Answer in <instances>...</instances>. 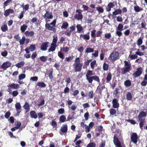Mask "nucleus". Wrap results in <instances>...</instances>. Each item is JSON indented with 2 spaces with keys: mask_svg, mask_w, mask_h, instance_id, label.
I'll list each match as a JSON object with an SVG mask.
<instances>
[{
  "mask_svg": "<svg viewBox=\"0 0 147 147\" xmlns=\"http://www.w3.org/2000/svg\"><path fill=\"white\" fill-rule=\"evenodd\" d=\"M146 116V113L144 111L140 112L138 116V121H140L139 125L140 128L142 129L144 125V122L145 119L144 118Z\"/></svg>",
  "mask_w": 147,
  "mask_h": 147,
  "instance_id": "obj_1",
  "label": "nucleus"
},
{
  "mask_svg": "<svg viewBox=\"0 0 147 147\" xmlns=\"http://www.w3.org/2000/svg\"><path fill=\"white\" fill-rule=\"evenodd\" d=\"M73 65L74 68L76 72H80L81 71L83 64L80 63V59L79 57L76 59Z\"/></svg>",
  "mask_w": 147,
  "mask_h": 147,
  "instance_id": "obj_2",
  "label": "nucleus"
},
{
  "mask_svg": "<svg viewBox=\"0 0 147 147\" xmlns=\"http://www.w3.org/2000/svg\"><path fill=\"white\" fill-rule=\"evenodd\" d=\"M56 22L57 20L56 19H55L50 23L49 24L46 23L45 25L46 28L49 30L55 31H56L55 27Z\"/></svg>",
  "mask_w": 147,
  "mask_h": 147,
  "instance_id": "obj_3",
  "label": "nucleus"
},
{
  "mask_svg": "<svg viewBox=\"0 0 147 147\" xmlns=\"http://www.w3.org/2000/svg\"><path fill=\"white\" fill-rule=\"evenodd\" d=\"M119 53L117 51H114L110 54L108 59L111 62H113L119 59Z\"/></svg>",
  "mask_w": 147,
  "mask_h": 147,
  "instance_id": "obj_4",
  "label": "nucleus"
},
{
  "mask_svg": "<svg viewBox=\"0 0 147 147\" xmlns=\"http://www.w3.org/2000/svg\"><path fill=\"white\" fill-rule=\"evenodd\" d=\"M43 17L45 19L46 22L48 23L50 21L49 19H52L53 18V16L52 12L47 11Z\"/></svg>",
  "mask_w": 147,
  "mask_h": 147,
  "instance_id": "obj_5",
  "label": "nucleus"
},
{
  "mask_svg": "<svg viewBox=\"0 0 147 147\" xmlns=\"http://www.w3.org/2000/svg\"><path fill=\"white\" fill-rule=\"evenodd\" d=\"M123 26L121 24H118V26L116 28V31L115 34L120 37L122 34L121 31L123 30Z\"/></svg>",
  "mask_w": 147,
  "mask_h": 147,
  "instance_id": "obj_6",
  "label": "nucleus"
},
{
  "mask_svg": "<svg viewBox=\"0 0 147 147\" xmlns=\"http://www.w3.org/2000/svg\"><path fill=\"white\" fill-rule=\"evenodd\" d=\"M131 141L135 144H136L138 139V135L136 133L133 132L131 135Z\"/></svg>",
  "mask_w": 147,
  "mask_h": 147,
  "instance_id": "obj_7",
  "label": "nucleus"
},
{
  "mask_svg": "<svg viewBox=\"0 0 147 147\" xmlns=\"http://www.w3.org/2000/svg\"><path fill=\"white\" fill-rule=\"evenodd\" d=\"M113 142L115 147H122L121 142L119 140L117 134H115L113 137Z\"/></svg>",
  "mask_w": 147,
  "mask_h": 147,
  "instance_id": "obj_8",
  "label": "nucleus"
},
{
  "mask_svg": "<svg viewBox=\"0 0 147 147\" xmlns=\"http://www.w3.org/2000/svg\"><path fill=\"white\" fill-rule=\"evenodd\" d=\"M143 69L141 67H138L136 71L133 74L134 78H137L140 76L142 74Z\"/></svg>",
  "mask_w": 147,
  "mask_h": 147,
  "instance_id": "obj_9",
  "label": "nucleus"
},
{
  "mask_svg": "<svg viewBox=\"0 0 147 147\" xmlns=\"http://www.w3.org/2000/svg\"><path fill=\"white\" fill-rule=\"evenodd\" d=\"M82 11V10L80 9L76 10V12L78 13V14L75 15L74 18L78 20H81L83 18V15L81 13Z\"/></svg>",
  "mask_w": 147,
  "mask_h": 147,
  "instance_id": "obj_10",
  "label": "nucleus"
},
{
  "mask_svg": "<svg viewBox=\"0 0 147 147\" xmlns=\"http://www.w3.org/2000/svg\"><path fill=\"white\" fill-rule=\"evenodd\" d=\"M11 63L8 61L4 62L1 65V68L4 70H6L7 68L10 67L11 65Z\"/></svg>",
  "mask_w": 147,
  "mask_h": 147,
  "instance_id": "obj_11",
  "label": "nucleus"
},
{
  "mask_svg": "<svg viewBox=\"0 0 147 147\" xmlns=\"http://www.w3.org/2000/svg\"><path fill=\"white\" fill-rule=\"evenodd\" d=\"M35 49V46L33 45H32L29 47H27L25 49V51L27 53H30V51H34Z\"/></svg>",
  "mask_w": 147,
  "mask_h": 147,
  "instance_id": "obj_12",
  "label": "nucleus"
},
{
  "mask_svg": "<svg viewBox=\"0 0 147 147\" xmlns=\"http://www.w3.org/2000/svg\"><path fill=\"white\" fill-rule=\"evenodd\" d=\"M20 86V85L18 84L12 83L9 85L7 86L8 87L11 89H17Z\"/></svg>",
  "mask_w": 147,
  "mask_h": 147,
  "instance_id": "obj_13",
  "label": "nucleus"
},
{
  "mask_svg": "<svg viewBox=\"0 0 147 147\" xmlns=\"http://www.w3.org/2000/svg\"><path fill=\"white\" fill-rule=\"evenodd\" d=\"M30 113L31 118L36 119L37 118L38 115L35 111H30Z\"/></svg>",
  "mask_w": 147,
  "mask_h": 147,
  "instance_id": "obj_14",
  "label": "nucleus"
},
{
  "mask_svg": "<svg viewBox=\"0 0 147 147\" xmlns=\"http://www.w3.org/2000/svg\"><path fill=\"white\" fill-rule=\"evenodd\" d=\"M115 6L113 3L112 2L109 3L107 5V7L106 8V11H109L111 10V9Z\"/></svg>",
  "mask_w": 147,
  "mask_h": 147,
  "instance_id": "obj_15",
  "label": "nucleus"
},
{
  "mask_svg": "<svg viewBox=\"0 0 147 147\" xmlns=\"http://www.w3.org/2000/svg\"><path fill=\"white\" fill-rule=\"evenodd\" d=\"M14 13V11L13 9H8L6 10L4 12V15L5 16H8L10 13Z\"/></svg>",
  "mask_w": 147,
  "mask_h": 147,
  "instance_id": "obj_16",
  "label": "nucleus"
},
{
  "mask_svg": "<svg viewBox=\"0 0 147 147\" xmlns=\"http://www.w3.org/2000/svg\"><path fill=\"white\" fill-rule=\"evenodd\" d=\"M48 42H44L42 44L40 47V49L42 51H45L47 50L48 47Z\"/></svg>",
  "mask_w": 147,
  "mask_h": 147,
  "instance_id": "obj_17",
  "label": "nucleus"
},
{
  "mask_svg": "<svg viewBox=\"0 0 147 147\" xmlns=\"http://www.w3.org/2000/svg\"><path fill=\"white\" fill-rule=\"evenodd\" d=\"M60 131L63 133L66 132L67 131V125H63L61 128Z\"/></svg>",
  "mask_w": 147,
  "mask_h": 147,
  "instance_id": "obj_18",
  "label": "nucleus"
},
{
  "mask_svg": "<svg viewBox=\"0 0 147 147\" xmlns=\"http://www.w3.org/2000/svg\"><path fill=\"white\" fill-rule=\"evenodd\" d=\"M131 68L124 67L122 69V74H125L127 72H128L131 69Z\"/></svg>",
  "mask_w": 147,
  "mask_h": 147,
  "instance_id": "obj_19",
  "label": "nucleus"
},
{
  "mask_svg": "<svg viewBox=\"0 0 147 147\" xmlns=\"http://www.w3.org/2000/svg\"><path fill=\"white\" fill-rule=\"evenodd\" d=\"M25 64L24 61H21L15 64V66L18 68H20L23 67Z\"/></svg>",
  "mask_w": 147,
  "mask_h": 147,
  "instance_id": "obj_20",
  "label": "nucleus"
},
{
  "mask_svg": "<svg viewBox=\"0 0 147 147\" xmlns=\"http://www.w3.org/2000/svg\"><path fill=\"white\" fill-rule=\"evenodd\" d=\"M56 47L57 46L56 45L51 44V47L48 49V52H50L54 51Z\"/></svg>",
  "mask_w": 147,
  "mask_h": 147,
  "instance_id": "obj_21",
  "label": "nucleus"
},
{
  "mask_svg": "<svg viewBox=\"0 0 147 147\" xmlns=\"http://www.w3.org/2000/svg\"><path fill=\"white\" fill-rule=\"evenodd\" d=\"M80 37H82L84 39L88 40L90 39V36L88 33L86 34H81L80 35Z\"/></svg>",
  "mask_w": 147,
  "mask_h": 147,
  "instance_id": "obj_22",
  "label": "nucleus"
},
{
  "mask_svg": "<svg viewBox=\"0 0 147 147\" xmlns=\"http://www.w3.org/2000/svg\"><path fill=\"white\" fill-rule=\"evenodd\" d=\"M24 109L26 110V112H28L30 110V106L28 103L27 102H25L24 105L23 106Z\"/></svg>",
  "mask_w": 147,
  "mask_h": 147,
  "instance_id": "obj_23",
  "label": "nucleus"
},
{
  "mask_svg": "<svg viewBox=\"0 0 147 147\" xmlns=\"http://www.w3.org/2000/svg\"><path fill=\"white\" fill-rule=\"evenodd\" d=\"M1 29L3 32H5L8 30L7 26L6 24L3 25L1 27Z\"/></svg>",
  "mask_w": 147,
  "mask_h": 147,
  "instance_id": "obj_24",
  "label": "nucleus"
},
{
  "mask_svg": "<svg viewBox=\"0 0 147 147\" xmlns=\"http://www.w3.org/2000/svg\"><path fill=\"white\" fill-rule=\"evenodd\" d=\"M57 39L58 38L57 36H54L53 37L52 42L51 44L56 45V44L57 42Z\"/></svg>",
  "mask_w": 147,
  "mask_h": 147,
  "instance_id": "obj_25",
  "label": "nucleus"
},
{
  "mask_svg": "<svg viewBox=\"0 0 147 147\" xmlns=\"http://www.w3.org/2000/svg\"><path fill=\"white\" fill-rule=\"evenodd\" d=\"M59 120L61 122L63 123L66 121V117L65 115H63L60 117Z\"/></svg>",
  "mask_w": 147,
  "mask_h": 147,
  "instance_id": "obj_26",
  "label": "nucleus"
},
{
  "mask_svg": "<svg viewBox=\"0 0 147 147\" xmlns=\"http://www.w3.org/2000/svg\"><path fill=\"white\" fill-rule=\"evenodd\" d=\"M37 86L42 88L45 87L46 86V84L44 82H38Z\"/></svg>",
  "mask_w": 147,
  "mask_h": 147,
  "instance_id": "obj_27",
  "label": "nucleus"
},
{
  "mask_svg": "<svg viewBox=\"0 0 147 147\" xmlns=\"http://www.w3.org/2000/svg\"><path fill=\"white\" fill-rule=\"evenodd\" d=\"M113 107L114 108H118L119 106V104L118 102H112Z\"/></svg>",
  "mask_w": 147,
  "mask_h": 147,
  "instance_id": "obj_28",
  "label": "nucleus"
},
{
  "mask_svg": "<svg viewBox=\"0 0 147 147\" xmlns=\"http://www.w3.org/2000/svg\"><path fill=\"white\" fill-rule=\"evenodd\" d=\"M34 33L33 31H31L30 32L26 31L25 32V35L27 36H33L34 35Z\"/></svg>",
  "mask_w": 147,
  "mask_h": 147,
  "instance_id": "obj_29",
  "label": "nucleus"
},
{
  "mask_svg": "<svg viewBox=\"0 0 147 147\" xmlns=\"http://www.w3.org/2000/svg\"><path fill=\"white\" fill-rule=\"evenodd\" d=\"M134 9L136 12H138L142 10V8L137 5L134 6Z\"/></svg>",
  "mask_w": 147,
  "mask_h": 147,
  "instance_id": "obj_30",
  "label": "nucleus"
},
{
  "mask_svg": "<svg viewBox=\"0 0 147 147\" xmlns=\"http://www.w3.org/2000/svg\"><path fill=\"white\" fill-rule=\"evenodd\" d=\"M124 84L126 87H129L131 86V83L130 80H127L125 82Z\"/></svg>",
  "mask_w": 147,
  "mask_h": 147,
  "instance_id": "obj_31",
  "label": "nucleus"
},
{
  "mask_svg": "<svg viewBox=\"0 0 147 147\" xmlns=\"http://www.w3.org/2000/svg\"><path fill=\"white\" fill-rule=\"evenodd\" d=\"M77 31L78 32H81L83 30V27L80 24H77L76 26Z\"/></svg>",
  "mask_w": 147,
  "mask_h": 147,
  "instance_id": "obj_32",
  "label": "nucleus"
},
{
  "mask_svg": "<svg viewBox=\"0 0 147 147\" xmlns=\"http://www.w3.org/2000/svg\"><path fill=\"white\" fill-rule=\"evenodd\" d=\"M122 12V11L121 9H118L114 11L113 12V14L114 15H117L121 14Z\"/></svg>",
  "mask_w": 147,
  "mask_h": 147,
  "instance_id": "obj_33",
  "label": "nucleus"
},
{
  "mask_svg": "<svg viewBox=\"0 0 147 147\" xmlns=\"http://www.w3.org/2000/svg\"><path fill=\"white\" fill-rule=\"evenodd\" d=\"M27 28V26L25 24H23L21 27L20 29L22 32H24Z\"/></svg>",
  "mask_w": 147,
  "mask_h": 147,
  "instance_id": "obj_34",
  "label": "nucleus"
},
{
  "mask_svg": "<svg viewBox=\"0 0 147 147\" xmlns=\"http://www.w3.org/2000/svg\"><path fill=\"white\" fill-rule=\"evenodd\" d=\"M69 48L67 47L61 48V51L64 52H67L69 50Z\"/></svg>",
  "mask_w": 147,
  "mask_h": 147,
  "instance_id": "obj_35",
  "label": "nucleus"
},
{
  "mask_svg": "<svg viewBox=\"0 0 147 147\" xmlns=\"http://www.w3.org/2000/svg\"><path fill=\"white\" fill-rule=\"evenodd\" d=\"M125 64V67L131 68V63L129 61H124Z\"/></svg>",
  "mask_w": 147,
  "mask_h": 147,
  "instance_id": "obj_36",
  "label": "nucleus"
},
{
  "mask_svg": "<svg viewBox=\"0 0 147 147\" xmlns=\"http://www.w3.org/2000/svg\"><path fill=\"white\" fill-rule=\"evenodd\" d=\"M68 25V24L67 22H63V24L61 26V28L62 29H66Z\"/></svg>",
  "mask_w": 147,
  "mask_h": 147,
  "instance_id": "obj_37",
  "label": "nucleus"
},
{
  "mask_svg": "<svg viewBox=\"0 0 147 147\" xmlns=\"http://www.w3.org/2000/svg\"><path fill=\"white\" fill-rule=\"evenodd\" d=\"M94 51L93 49L91 48H87L85 51V53H89L93 52Z\"/></svg>",
  "mask_w": 147,
  "mask_h": 147,
  "instance_id": "obj_38",
  "label": "nucleus"
},
{
  "mask_svg": "<svg viewBox=\"0 0 147 147\" xmlns=\"http://www.w3.org/2000/svg\"><path fill=\"white\" fill-rule=\"evenodd\" d=\"M25 40V36H23L22 39L19 40V43L20 45H23L24 43V42Z\"/></svg>",
  "mask_w": 147,
  "mask_h": 147,
  "instance_id": "obj_39",
  "label": "nucleus"
},
{
  "mask_svg": "<svg viewBox=\"0 0 147 147\" xmlns=\"http://www.w3.org/2000/svg\"><path fill=\"white\" fill-rule=\"evenodd\" d=\"M110 115H114L116 113V110L113 109H110Z\"/></svg>",
  "mask_w": 147,
  "mask_h": 147,
  "instance_id": "obj_40",
  "label": "nucleus"
},
{
  "mask_svg": "<svg viewBox=\"0 0 147 147\" xmlns=\"http://www.w3.org/2000/svg\"><path fill=\"white\" fill-rule=\"evenodd\" d=\"M111 74L110 73H109L106 78V80L107 82H109L111 80Z\"/></svg>",
  "mask_w": 147,
  "mask_h": 147,
  "instance_id": "obj_41",
  "label": "nucleus"
},
{
  "mask_svg": "<svg viewBox=\"0 0 147 147\" xmlns=\"http://www.w3.org/2000/svg\"><path fill=\"white\" fill-rule=\"evenodd\" d=\"M126 97L127 100H130L132 98V95L131 93L128 92L127 94Z\"/></svg>",
  "mask_w": 147,
  "mask_h": 147,
  "instance_id": "obj_42",
  "label": "nucleus"
},
{
  "mask_svg": "<svg viewBox=\"0 0 147 147\" xmlns=\"http://www.w3.org/2000/svg\"><path fill=\"white\" fill-rule=\"evenodd\" d=\"M86 80L89 83H92L93 80V76L86 77Z\"/></svg>",
  "mask_w": 147,
  "mask_h": 147,
  "instance_id": "obj_43",
  "label": "nucleus"
},
{
  "mask_svg": "<svg viewBox=\"0 0 147 147\" xmlns=\"http://www.w3.org/2000/svg\"><path fill=\"white\" fill-rule=\"evenodd\" d=\"M96 146V144L94 143L90 142L87 145L86 147H95Z\"/></svg>",
  "mask_w": 147,
  "mask_h": 147,
  "instance_id": "obj_44",
  "label": "nucleus"
},
{
  "mask_svg": "<svg viewBox=\"0 0 147 147\" xmlns=\"http://www.w3.org/2000/svg\"><path fill=\"white\" fill-rule=\"evenodd\" d=\"M103 127L101 125H100L99 126H98L97 127V128H96L95 129L97 131L100 132L102 131L103 130Z\"/></svg>",
  "mask_w": 147,
  "mask_h": 147,
  "instance_id": "obj_45",
  "label": "nucleus"
},
{
  "mask_svg": "<svg viewBox=\"0 0 147 147\" xmlns=\"http://www.w3.org/2000/svg\"><path fill=\"white\" fill-rule=\"evenodd\" d=\"M129 57L131 59H133L137 58L138 56L136 53L134 55H129Z\"/></svg>",
  "mask_w": 147,
  "mask_h": 147,
  "instance_id": "obj_46",
  "label": "nucleus"
},
{
  "mask_svg": "<svg viewBox=\"0 0 147 147\" xmlns=\"http://www.w3.org/2000/svg\"><path fill=\"white\" fill-rule=\"evenodd\" d=\"M26 77V75L24 74H21L18 76V78L20 80H23Z\"/></svg>",
  "mask_w": 147,
  "mask_h": 147,
  "instance_id": "obj_47",
  "label": "nucleus"
},
{
  "mask_svg": "<svg viewBox=\"0 0 147 147\" xmlns=\"http://www.w3.org/2000/svg\"><path fill=\"white\" fill-rule=\"evenodd\" d=\"M93 75L92 71L90 70H88L86 75V77H90Z\"/></svg>",
  "mask_w": 147,
  "mask_h": 147,
  "instance_id": "obj_48",
  "label": "nucleus"
},
{
  "mask_svg": "<svg viewBox=\"0 0 147 147\" xmlns=\"http://www.w3.org/2000/svg\"><path fill=\"white\" fill-rule=\"evenodd\" d=\"M142 39L141 38H138L137 40V44L138 46H140L142 45Z\"/></svg>",
  "mask_w": 147,
  "mask_h": 147,
  "instance_id": "obj_49",
  "label": "nucleus"
},
{
  "mask_svg": "<svg viewBox=\"0 0 147 147\" xmlns=\"http://www.w3.org/2000/svg\"><path fill=\"white\" fill-rule=\"evenodd\" d=\"M88 95L90 98H92L94 96V93L92 90H91L88 93Z\"/></svg>",
  "mask_w": 147,
  "mask_h": 147,
  "instance_id": "obj_50",
  "label": "nucleus"
},
{
  "mask_svg": "<svg viewBox=\"0 0 147 147\" xmlns=\"http://www.w3.org/2000/svg\"><path fill=\"white\" fill-rule=\"evenodd\" d=\"M40 59L41 61L43 62H45L47 61V57L42 56L40 57Z\"/></svg>",
  "mask_w": 147,
  "mask_h": 147,
  "instance_id": "obj_51",
  "label": "nucleus"
},
{
  "mask_svg": "<svg viewBox=\"0 0 147 147\" xmlns=\"http://www.w3.org/2000/svg\"><path fill=\"white\" fill-rule=\"evenodd\" d=\"M96 30H92L91 32V36L93 38H96Z\"/></svg>",
  "mask_w": 147,
  "mask_h": 147,
  "instance_id": "obj_52",
  "label": "nucleus"
},
{
  "mask_svg": "<svg viewBox=\"0 0 147 147\" xmlns=\"http://www.w3.org/2000/svg\"><path fill=\"white\" fill-rule=\"evenodd\" d=\"M108 67L109 66L108 65L104 63L103 66V69L105 71H107L108 69Z\"/></svg>",
  "mask_w": 147,
  "mask_h": 147,
  "instance_id": "obj_53",
  "label": "nucleus"
},
{
  "mask_svg": "<svg viewBox=\"0 0 147 147\" xmlns=\"http://www.w3.org/2000/svg\"><path fill=\"white\" fill-rule=\"evenodd\" d=\"M96 61L95 60H94L90 63V67L92 69L94 68V65H96Z\"/></svg>",
  "mask_w": 147,
  "mask_h": 147,
  "instance_id": "obj_54",
  "label": "nucleus"
},
{
  "mask_svg": "<svg viewBox=\"0 0 147 147\" xmlns=\"http://www.w3.org/2000/svg\"><path fill=\"white\" fill-rule=\"evenodd\" d=\"M82 135V134L81 133H80L78 134V135H76V137L75 139V140H74V142H75L77 140L79 139L80 138H81Z\"/></svg>",
  "mask_w": 147,
  "mask_h": 147,
  "instance_id": "obj_55",
  "label": "nucleus"
},
{
  "mask_svg": "<svg viewBox=\"0 0 147 147\" xmlns=\"http://www.w3.org/2000/svg\"><path fill=\"white\" fill-rule=\"evenodd\" d=\"M58 56L61 59H63L64 58V55L61 52L59 51L58 53Z\"/></svg>",
  "mask_w": 147,
  "mask_h": 147,
  "instance_id": "obj_56",
  "label": "nucleus"
},
{
  "mask_svg": "<svg viewBox=\"0 0 147 147\" xmlns=\"http://www.w3.org/2000/svg\"><path fill=\"white\" fill-rule=\"evenodd\" d=\"M15 107L16 110H18L21 109V105L19 103H17L15 105Z\"/></svg>",
  "mask_w": 147,
  "mask_h": 147,
  "instance_id": "obj_57",
  "label": "nucleus"
},
{
  "mask_svg": "<svg viewBox=\"0 0 147 147\" xmlns=\"http://www.w3.org/2000/svg\"><path fill=\"white\" fill-rule=\"evenodd\" d=\"M30 80H32L33 81L36 82L38 80V77L37 76L31 77L30 78Z\"/></svg>",
  "mask_w": 147,
  "mask_h": 147,
  "instance_id": "obj_58",
  "label": "nucleus"
},
{
  "mask_svg": "<svg viewBox=\"0 0 147 147\" xmlns=\"http://www.w3.org/2000/svg\"><path fill=\"white\" fill-rule=\"evenodd\" d=\"M74 56H69L68 57H66L65 58V60L67 61H71L73 58Z\"/></svg>",
  "mask_w": 147,
  "mask_h": 147,
  "instance_id": "obj_59",
  "label": "nucleus"
},
{
  "mask_svg": "<svg viewBox=\"0 0 147 147\" xmlns=\"http://www.w3.org/2000/svg\"><path fill=\"white\" fill-rule=\"evenodd\" d=\"M11 115V113L9 111L7 112L5 115V118L7 119H8L9 116H10Z\"/></svg>",
  "mask_w": 147,
  "mask_h": 147,
  "instance_id": "obj_60",
  "label": "nucleus"
},
{
  "mask_svg": "<svg viewBox=\"0 0 147 147\" xmlns=\"http://www.w3.org/2000/svg\"><path fill=\"white\" fill-rule=\"evenodd\" d=\"M97 10L100 13H102L104 11V10L101 7H97L96 8Z\"/></svg>",
  "mask_w": 147,
  "mask_h": 147,
  "instance_id": "obj_61",
  "label": "nucleus"
},
{
  "mask_svg": "<svg viewBox=\"0 0 147 147\" xmlns=\"http://www.w3.org/2000/svg\"><path fill=\"white\" fill-rule=\"evenodd\" d=\"M58 113L60 114H62L64 112V110L63 109L61 108L58 110Z\"/></svg>",
  "mask_w": 147,
  "mask_h": 147,
  "instance_id": "obj_62",
  "label": "nucleus"
},
{
  "mask_svg": "<svg viewBox=\"0 0 147 147\" xmlns=\"http://www.w3.org/2000/svg\"><path fill=\"white\" fill-rule=\"evenodd\" d=\"M93 76V80L95 81H97L98 82H100V79L99 78L96 76Z\"/></svg>",
  "mask_w": 147,
  "mask_h": 147,
  "instance_id": "obj_63",
  "label": "nucleus"
},
{
  "mask_svg": "<svg viewBox=\"0 0 147 147\" xmlns=\"http://www.w3.org/2000/svg\"><path fill=\"white\" fill-rule=\"evenodd\" d=\"M8 53L7 51H4L1 53V55L3 57H6Z\"/></svg>",
  "mask_w": 147,
  "mask_h": 147,
  "instance_id": "obj_64",
  "label": "nucleus"
}]
</instances>
